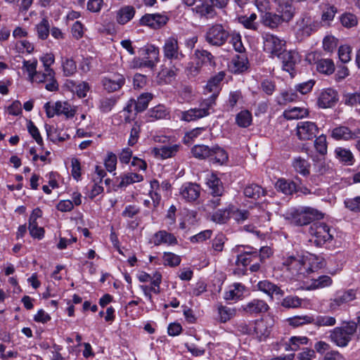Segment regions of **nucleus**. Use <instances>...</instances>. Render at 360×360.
Listing matches in <instances>:
<instances>
[{"label":"nucleus","instance_id":"obj_1","mask_svg":"<svg viewBox=\"0 0 360 360\" xmlns=\"http://www.w3.org/2000/svg\"><path fill=\"white\" fill-rule=\"evenodd\" d=\"M357 322L345 321L339 327H335L330 334V340L338 347H346L356 333L357 325H360V316Z\"/></svg>","mask_w":360,"mask_h":360},{"label":"nucleus","instance_id":"obj_2","mask_svg":"<svg viewBox=\"0 0 360 360\" xmlns=\"http://www.w3.org/2000/svg\"><path fill=\"white\" fill-rule=\"evenodd\" d=\"M277 268L286 274V276L290 278L300 276H307L304 256L287 257L283 259V262L278 265Z\"/></svg>","mask_w":360,"mask_h":360},{"label":"nucleus","instance_id":"obj_3","mask_svg":"<svg viewBox=\"0 0 360 360\" xmlns=\"http://www.w3.org/2000/svg\"><path fill=\"white\" fill-rule=\"evenodd\" d=\"M289 215L288 218L290 219L291 223L297 226H304L314 220L323 218L321 212L310 207L295 210Z\"/></svg>","mask_w":360,"mask_h":360},{"label":"nucleus","instance_id":"obj_4","mask_svg":"<svg viewBox=\"0 0 360 360\" xmlns=\"http://www.w3.org/2000/svg\"><path fill=\"white\" fill-rule=\"evenodd\" d=\"M164 58L170 63L179 62L185 58V55L180 49L178 39L176 36H171L165 39L162 46Z\"/></svg>","mask_w":360,"mask_h":360},{"label":"nucleus","instance_id":"obj_5","mask_svg":"<svg viewBox=\"0 0 360 360\" xmlns=\"http://www.w3.org/2000/svg\"><path fill=\"white\" fill-rule=\"evenodd\" d=\"M309 233L314 237V243L317 246H321L333 239L329 226L323 222L313 223L309 228Z\"/></svg>","mask_w":360,"mask_h":360},{"label":"nucleus","instance_id":"obj_6","mask_svg":"<svg viewBox=\"0 0 360 360\" xmlns=\"http://www.w3.org/2000/svg\"><path fill=\"white\" fill-rule=\"evenodd\" d=\"M229 37V32L219 24L210 27L205 34L206 41L211 45L217 46L223 45Z\"/></svg>","mask_w":360,"mask_h":360},{"label":"nucleus","instance_id":"obj_7","mask_svg":"<svg viewBox=\"0 0 360 360\" xmlns=\"http://www.w3.org/2000/svg\"><path fill=\"white\" fill-rule=\"evenodd\" d=\"M319 27V22L307 14L302 15L297 21L295 30L297 35L301 37H307Z\"/></svg>","mask_w":360,"mask_h":360},{"label":"nucleus","instance_id":"obj_8","mask_svg":"<svg viewBox=\"0 0 360 360\" xmlns=\"http://www.w3.org/2000/svg\"><path fill=\"white\" fill-rule=\"evenodd\" d=\"M264 51L272 56H279L283 51L285 41L277 36L264 33L262 35Z\"/></svg>","mask_w":360,"mask_h":360},{"label":"nucleus","instance_id":"obj_9","mask_svg":"<svg viewBox=\"0 0 360 360\" xmlns=\"http://www.w3.org/2000/svg\"><path fill=\"white\" fill-rule=\"evenodd\" d=\"M319 133V128L315 122L310 121L298 122L296 126V135L301 141L312 140Z\"/></svg>","mask_w":360,"mask_h":360},{"label":"nucleus","instance_id":"obj_10","mask_svg":"<svg viewBox=\"0 0 360 360\" xmlns=\"http://www.w3.org/2000/svg\"><path fill=\"white\" fill-rule=\"evenodd\" d=\"M271 326V319H261L252 323L250 333L258 340L262 341L270 335Z\"/></svg>","mask_w":360,"mask_h":360},{"label":"nucleus","instance_id":"obj_11","mask_svg":"<svg viewBox=\"0 0 360 360\" xmlns=\"http://www.w3.org/2000/svg\"><path fill=\"white\" fill-rule=\"evenodd\" d=\"M356 297V290L350 289L346 291L338 292L335 297L331 299L329 303V309L331 311L338 310L343 304H347Z\"/></svg>","mask_w":360,"mask_h":360},{"label":"nucleus","instance_id":"obj_12","mask_svg":"<svg viewBox=\"0 0 360 360\" xmlns=\"http://www.w3.org/2000/svg\"><path fill=\"white\" fill-rule=\"evenodd\" d=\"M143 51L146 56L142 60H135V66L153 68L159 62V49L154 45H148Z\"/></svg>","mask_w":360,"mask_h":360},{"label":"nucleus","instance_id":"obj_13","mask_svg":"<svg viewBox=\"0 0 360 360\" xmlns=\"http://www.w3.org/2000/svg\"><path fill=\"white\" fill-rule=\"evenodd\" d=\"M101 83L108 92H114L124 86L125 78L124 75L117 72L110 73L102 79Z\"/></svg>","mask_w":360,"mask_h":360},{"label":"nucleus","instance_id":"obj_14","mask_svg":"<svg viewBox=\"0 0 360 360\" xmlns=\"http://www.w3.org/2000/svg\"><path fill=\"white\" fill-rule=\"evenodd\" d=\"M338 101V94L332 88L323 89L318 97L317 104L319 108H328L333 107Z\"/></svg>","mask_w":360,"mask_h":360},{"label":"nucleus","instance_id":"obj_15","mask_svg":"<svg viewBox=\"0 0 360 360\" xmlns=\"http://www.w3.org/2000/svg\"><path fill=\"white\" fill-rule=\"evenodd\" d=\"M170 64L172 65L170 68H164L158 72L157 81L159 84L170 83L180 72L183 65L181 63L176 61Z\"/></svg>","mask_w":360,"mask_h":360},{"label":"nucleus","instance_id":"obj_16","mask_svg":"<svg viewBox=\"0 0 360 360\" xmlns=\"http://www.w3.org/2000/svg\"><path fill=\"white\" fill-rule=\"evenodd\" d=\"M200 193V186L191 182L184 184L179 189L181 197L188 202L195 201L199 198Z\"/></svg>","mask_w":360,"mask_h":360},{"label":"nucleus","instance_id":"obj_17","mask_svg":"<svg viewBox=\"0 0 360 360\" xmlns=\"http://www.w3.org/2000/svg\"><path fill=\"white\" fill-rule=\"evenodd\" d=\"M168 20L167 16L155 13L146 14L140 19V24L153 29H159L164 26Z\"/></svg>","mask_w":360,"mask_h":360},{"label":"nucleus","instance_id":"obj_18","mask_svg":"<svg viewBox=\"0 0 360 360\" xmlns=\"http://www.w3.org/2000/svg\"><path fill=\"white\" fill-rule=\"evenodd\" d=\"M269 308V307L265 301L259 299H254L242 306L243 310L250 314L265 313Z\"/></svg>","mask_w":360,"mask_h":360},{"label":"nucleus","instance_id":"obj_19","mask_svg":"<svg viewBox=\"0 0 360 360\" xmlns=\"http://www.w3.org/2000/svg\"><path fill=\"white\" fill-rule=\"evenodd\" d=\"M136 9L133 6L126 5L122 6L115 13V20L120 25H125L135 15Z\"/></svg>","mask_w":360,"mask_h":360},{"label":"nucleus","instance_id":"obj_20","mask_svg":"<svg viewBox=\"0 0 360 360\" xmlns=\"http://www.w3.org/2000/svg\"><path fill=\"white\" fill-rule=\"evenodd\" d=\"M180 146L179 144H173L170 146H162L160 147L153 148L152 150L154 155L160 159H167L174 156L179 151Z\"/></svg>","mask_w":360,"mask_h":360},{"label":"nucleus","instance_id":"obj_21","mask_svg":"<svg viewBox=\"0 0 360 360\" xmlns=\"http://www.w3.org/2000/svg\"><path fill=\"white\" fill-rule=\"evenodd\" d=\"M151 243L154 244V245H160L161 244H167L169 245L177 244L176 238L170 233L167 232L166 231H159L156 232L152 239Z\"/></svg>","mask_w":360,"mask_h":360},{"label":"nucleus","instance_id":"obj_22","mask_svg":"<svg viewBox=\"0 0 360 360\" xmlns=\"http://www.w3.org/2000/svg\"><path fill=\"white\" fill-rule=\"evenodd\" d=\"M257 288L259 290L264 292L271 299L274 295L281 297L284 294V292L280 288V287L268 280L259 281L257 284Z\"/></svg>","mask_w":360,"mask_h":360},{"label":"nucleus","instance_id":"obj_23","mask_svg":"<svg viewBox=\"0 0 360 360\" xmlns=\"http://www.w3.org/2000/svg\"><path fill=\"white\" fill-rule=\"evenodd\" d=\"M360 131H352L348 127L340 126L332 131L331 136L336 140H350L359 138Z\"/></svg>","mask_w":360,"mask_h":360},{"label":"nucleus","instance_id":"obj_24","mask_svg":"<svg viewBox=\"0 0 360 360\" xmlns=\"http://www.w3.org/2000/svg\"><path fill=\"white\" fill-rule=\"evenodd\" d=\"M225 73L219 72L212 77L207 82L205 90L207 93H212L214 96H217L220 91V84L224 79Z\"/></svg>","mask_w":360,"mask_h":360},{"label":"nucleus","instance_id":"obj_25","mask_svg":"<svg viewBox=\"0 0 360 360\" xmlns=\"http://www.w3.org/2000/svg\"><path fill=\"white\" fill-rule=\"evenodd\" d=\"M283 68L284 70L292 75L295 65L298 60V54L295 51L282 52Z\"/></svg>","mask_w":360,"mask_h":360},{"label":"nucleus","instance_id":"obj_26","mask_svg":"<svg viewBox=\"0 0 360 360\" xmlns=\"http://www.w3.org/2000/svg\"><path fill=\"white\" fill-rule=\"evenodd\" d=\"M245 290L243 284L235 283L225 292L224 297L226 300H237L243 297Z\"/></svg>","mask_w":360,"mask_h":360},{"label":"nucleus","instance_id":"obj_27","mask_svg":"<svg viewBox=\"0 0 360 360\" xmlns=\"http://www.w3.org/2000/svg\"><path fill=\"white\" fill-rule=\"evenodd\" d=\"M304 269L307 270V276L317 271L323 266V260L316 255H309L304 256Z\"/></svg>","mask_w":360,"mask_h":360},{"label":"nucleus","instance_id":"obj_28","mask_svg":"<svg viewBox=\"0 0 360 360\" xmlns=\"http://www.w3.org/2000/svg\"><path fill=\"white\" fill-rule=\"evenodd\" d=\"M207 185L211 190L212 195H221L224 192V187L221 180L214 174H209L206 178Z\"/></svg>","mask_w":360,"mask_h":360},{"label":"nucleus","instance_id":"obj_29","mask_svg":"<svg viewBox=\"0 0 360 360\" xmlns=\"http://www.w3.org/2000/svg\"><path fill=\"white\" fill-rule=\"evenodd\" d=\"M233 212V206L229 205L227 207L218 209L211 216V219L218 224L226 223L231 217V214Z\"/></svg>","mask_w":360,"mask_h":360},{"label":"nucleus","instance_id":"obj_30","mask_svg":"<svg viewBox=\"0 0 360 360\" xmlns=\"http://www.w3.org/2000/svg\"><path fill=\"white\" fill-rule=\"evenodd\" d=\"M210 114L205 108H191L181 112V120L191 122L204 117Z\"/></svg>","mask_w":360,"mask_h":360},{"label":"nucleus","instance_id":"obj_31","mask_svg":"<svg viewBox=\"0 0 360 360\" xmlns=\"http://www.w3.org/2000/svg\"><path fill=\"white\" fill-rule=\"evenodd\" d=\"M248 250L237 256L236 264L239 266H246L255 259H257V251L253 250V248H248Z\"/></svg>","mask_w":360,"mask_h":360},{"label":"nucleus","instance_id":"obj_32","mask_svg":"<svg viewBox=\"0 0 360 360\" xmlns=\"http://www.w3.org/2000/svg\"><path fill=\"white\" fill-rule=\"evenodd\" d=\"M213 6L212 4L210 5L207 2H203L197 5L193 10L201 17L210 19L213 18L216 15V11Z\"/></svg>","mask_w":360,"mask_h":360},{"label":"nucleus","instance_id":"obj_33","mask_svg":"<svg viewBox=\"0 0 360 360\" xmlns=\"http://www.w3.org/2000/svg\"><path fill=\"white\" fill-rule=\"evenodd\" d=\"M56 108L58 110V115H63L66 118H72L76 113L75 108L66 101L56 102Z\"/></svg>","mask_w":360,"mask_h":360},{"label":"nucleus","instance_id":"obj_34","mask_svg":"<svg viewBox=\"0 0 360 360\" xmlns=\"http://www.w3.org/2000/svg\"><path fill=\"white\" fill-rule=\"evenodd\" d=\"M308 114L309 111L307 109L300 107L291 108L283 112L284 117L288 120L301 119L307 116Z\"/></svg>","mask_w":360,"mask_h":360},{"label":"nucleus","instance_id":"obj_35","mask_svg":"<svg viewBox=\"0 0 360 360\" xmlns=\"http://www.w3.org/2000/svg\"><path fill=\"white\" fill-rule=\"evenodd\" d=\"M316 70L321 73L331 75L335 71V65L331 59L323 58L316 62Z\"/></svg>","mask_w":360,"mask_h":360},{"label":"nucleus","instance_id":"obj_36","mask_svg":"<svg viewBox=\"0 0 360 360\" xmlns=\"http://www.w3.org/2000/svg\"><path fill=\"white\" fill-rule=\"evenodd\" d=\"M338 12L337 8L333 5L327 4L323 9L321 15V23L323 25H329L333 20Z\"/></svg>","mask_w":360,"mask_h":360},{"label":"nucleus","instance_id":"obj_37","mask_svg":"<svg viewBox=\"0 0 360 360\" xmlns=\"http://www.w3.org/2000/svg\"><path fill=\"white\" fill-rule=\"evenodd\" d=\"M143 179L142 175L136 173H127L120 176V181L118 184V187L123 188L126 187L129 184L141 182Z\"/></svg>","mask_w":360,"mask_h":360},{"label":"nucleus","instance_id":"obj_38","mask_svg":"<svg viewBox=\"0 0 360 360\" xmlns=\"http://www.w3.org/2000/svg\"><path fill=\"white\" fill-rule=\"evenodd\" d=\"M244 195L250 198L257 200L265 195V191L259 185L252 184L244 188Z\"/></svg>","mask_w":360,"mask_h":360},{"label":"nucleus","instance_id":"obj_39","mask_svg":"<svg viewBox=\"0 0 360 360\" xmlns=\"http://www.w3.org/2000/svg\"><path fill=\"white\" fill-rule=\"evenodd\" d=\"M276 188L285 195H291L296 190L295 184L293 181L283 179H278L276 183Z\"/></svg>","mask_w":360,"mask_h":360},{"label":"nucleus","instance_id":"obj_40","mask_svg":"<svg viewBox=\"0 0 360 360\" xmlns=\"http://www.w3.org/2000/svg\"><path fill=\"white\" fill-rule=\"evenodd\" d=\"M262 20L264 25L275 28L282 22V17L277 14L266 12L262 15Z\"/></svg>","mask_w":360,"mask_h":360},{"label":"nucleus","instance_id":"obj_41","mask_svg":"<svg viewBox=\"0 0 360 360\" xmlns=\"http://www.w3.org/2000/svg\"><path fill=\"white\" fill-rule=\"evenodd\" d=\"M194 57L201 66L203 64L214 65V62L213 61L214 57L211 53L207 51L197 49L195 51Z\"/></svg>","mask_w":360,"mask_h":360},{"label":"nucleus","instance_id":"obj_42","mask_svg":"<svg viewBox=\"0 0 360 360\" xmlns=\"http://www.w3.org/2000/svg\"><path fill=\"white\" fill-rule=\"evenodd\" d=\"M212 153L210 157V160L221 165L226 162L228 160V155L226 152L221 148L218 146L211 148Z\"/></svg>","mask_w":360,"mask_h":360},{"label":"nucleus","instance_id":"obj_43","mask_svg":"<svg viewBox=\"0 0 360 360\" xmlns=\"http://www.w3.org/2000/svg\"><path fill=\"white\" fill-rule=\"evenodd\" d=\"M252 120V114L250 111L244 110L236 115V122L240 127H249Z\"/></svg>","mask_w":360,"mask_h":360},{"label":"nucleus","instance_id":"obj_44","mask_svg":"<svg viewBox=\"0 0 360 360\" xmlns=\"http://www.w3.org/2000/svg\"><path fill=\"white\" fill-rule=\"evenodd\" d=\"M292 167L295 170L305 176L309 174V164L304 158L297 157L292 162Z\"/></svg>","mask_w":360,"mask_h":360},{"label":"nucleus","instance_id":"obj_45","mask_svg":"<svg viewBox=\"0 0 360 360\" xmlns=\"http://www.w3.org/2000/svg\"><path fill=\"white\" fill-rule=\"evenodd\" d=\"M342 103L350 107H356L360 105V93L345 92L342 96Z\"/></svg>","mask_w":360,"mask_h":360},{"label":"nucleus","instance_id":"obj_46","mask_svg":"<svg viewBox=\"0 0 360 360\" xmlns=\"http://www.w3.org/2000/svg\"><path fill=\"white\" fill-rule=\"evenodd\" d=\"M191 152L194 157L199 159H205L210 158L212 150L211 148L205 145H196L192 148Z\"/></svg>","mask_w":360,"mask_h":360},{"label":"nucleus","instance_id":"obj_47","mask_svg":"<svg viewBox=\"0 0 360 360\" xmlns=\"http://www.w3.org/2000/svg\"><path fill=\"white\" fill-rule=\"evenodd\" d=\"M152 98L153 95L150 93H144L140 95L136 101V112L145 110Z\"/></svg>","mask_w":360,"mask_h":360},{"label":"nucleus","instance_id":"obj_48","mask_svg":"<svg viewBox=\"0 0 360 360\" xmlns=\"http://www.w3.org/2000/svg\"><path fill=\"white\" fill-rule=\"evenodd\" d=\"M311 323H314L315 326L319 327L333 326L336 323V319L333 316L319 315L316 317L313 316V321Z\"/></svg>","mask_w":360,"mask_h":360},{"label":"nucleus","instance_id":"obj_49","mask_svg":"<svg viewBox=\"0 0 360 360\" xmlns=\"http://www.w3.org/2000/svg\"><path fill=\"white\" fill-rule=\"evenodd\" d=\"M333 283L332 278L327 275L319 276L311 280V287L314 289L323 288L330 286Z\"/></svg>","mask_w":360,"mask_h":360},{"label":"nucleus","instance_id":"obj_50","mask_svg":"<svg viewBox=\"0 0 360 360\" xmlns=\"http://www.w3.org/2000/svg\"><path fill=\"white\" fill-rule=\"evenodd\" d=\"M309 339L305 336H293L289 340V344L287 345L286 350L297 351L300 345H307Z\"/></svg>","mask_w":360,"mask_h":360},{"label":"nucleus","instance_id":"obj_51","mask_svg":"<svg viewBox=\"0 0 360 360\" xmlns=\"http://www.w3.org/2000/svg\"><path fill=\"white\" fill-rule=\"evenodd\" d=\"M298 98L299 96L296 91L289 90L281 93L280 96L277 98V100L280 105H285L288 103L296 101Z\"/></svg>","mask_w":360,"mask_h":360},{"label":"nucleus","instance_id":"obj_52","mask_svg":"<svg viewBox=\"0 0 360 360\" xmlns=\"http://www.w3.org/2000/svg\"><path fill=\"white\" fill-rule=\"evenodd\" d=\"M218 314L219 316L220 321L223 323H226L229 321L236 315V309L225 306H219Z\"/></svg>","mask_w":360,"mask_h":360},{"label":"nucleus","instance_id":"obj_53","mask_svg":"<svg viewBox=\"0 0 360 360\" xmlns=\"http://www.w3.org/2000/svg\"><path fill=\"white\" fill-rule=\"evenodd\" d=\"M340 22L345 27L352 28L358 25V19L356 16L350 13H343L340 16Z\"/></svg>","mask_w":360,"mask_h":360},{"label":"nucleus","instance_id":"obj_54","mask_svg":"<svg viewBox=\"0 0 360 360\" xmlns=\"http://www.w3.org/2000/svg\"><path fill=\"white\" fill-rule=\"evenodd\" d=\"M168 112L164 105H158L148 111V116L151 118L150 121L153 120H160L166 118Z\"/></svg>","mask_w":360,"mask_h":360},{"label":"nucleus","instance_id":"obj_55","mask_svg":"<svg viewBox=\"0 0 360 360\" xmlns=\"http://www.w3.org/2000/svg\"><path fill=\"white\" fill-rule=\"evenodd\" d=\"M38 37L42 40L47 39L49 34L50 25L46 18L42 20L36 27Z\"/></svg>","mask_w":360,"mask_h":360},{"label":"nucleus","instance_id":"obj_56","mask_svg":"<svg viewBox=\"0 0 360 360\" xmlns=\"http://www.w3.org/2000/svg\"><path fill=\"white\" fill-rule=\"evenodd\" d=\"M313 316H296L288 319L289 324L294 327H298L303 324L311 323Z\"/></svg>","mask_w":360,"mask_h":360},{"label":"nucleus","instance_id":"obj_57","mask_svg":"<svg viewBox=\"0 0 360 360\" xmlns=\"http://www.w3.org/2000/svg\"><path fill=\"white\" fill-rule=\"evenodd\" d=\"M336 157L341 161L348 165L352 164L353 155L352 153L345 148H337L335 150Z\"/></svg>","mask_w":360,"mask_h":360},{"label":"nucleus","instance_id":"obj_58","mask_svg":"<svg viewBox=\"0 0 360 360\" xmlns=\"http://www.w3.org/2000/svg\"><path fill=\"white\" fill-rule=\"evenodd\" d=\"M234 219L238 222L242 223L250 217L251 218L257 217V215L255 214V210H252L251 212L247 210H237L232 212Z\"/></svg>","mask_w":360,"mask_h":360},{"label":"nucleus","instance_id":"obj_59","mask_svg":"<svg viewBox=\"0 0 360 360\" xmlns=\"http://www.w3.org/2000/svg\"><path fill=\"white\" fill-rule=\"evenodd\" d=\"M47 79L46 81L45 88L49 91H56L58 89V84L55 78L54 70H48L46 73Z\"/></svg>","mask_w":360,"mask_h":360},{"label":"nucleus","instance_id":"obj_60","mask_svg":"<svg viewBox=\"0 0 360 360\" xmlns=\"http://www.w3.org/2000/svg\"><path fill=\"white\" fill-rule=\"evenodd\" d=\"M63 70L65 76H72L77 70L75 62L72 59L65 58L63 61Z\"/></svg>","mask_w":360,"mask_h":360},{"label":"nucleus","instance_id":"obj_61","mask_svg":"<svg viewBox=\"0 0 360 360\" xmlns=\"http://www.w3.org/2000/svg\"><path fill=\"white\" fill-rule=\"evenodd\" d=\"M302 304V300L297 296H287L281 302V306L285 308H297Z\"/></svg>","mask_w":360,"mask_h":360},{"label":"nucleus","instance_id":"obj_62","mask_svg":"<svg viewBox=\"0 0 360 360\" xmlns=\"http://www.w3.org/2000/svg\"><path fill=\"white\" fill-rule=\"evenodd\" d=\"M181 262L180 257L172 253L165 252L163 255V264L171 266H178Z\"/></svg>","mask_w":360,"mask_h":360},{"label":"nucleus","instance_id":"obj_63","mask_svg":"<svg viewBox=\"0 0 360 360\" xmlns=\"http://www.w3.org/2000/svg\"><path fill=\"white\" fill-rule=\"evenodd\" d=\"M314 147L318 153L325 155L327 153L326 136L321 135L316 137L314 141Z\"/></svg>","mask_w":360,"mask_h":360},{"label":"nucleus","instance_id":"obj_64","mask_svg":"<svg viewBox=\"0 0 360 360\" xmlns=\"http://www.w3.org/2000/svg\"><path fill=\"white\" fill-rule=\"evenodd\" d=\"M345 205L347 208L352 212H360V196L346 199Z\"/></svg>","mask_w":360,"mask_h":360}]
</instances>
